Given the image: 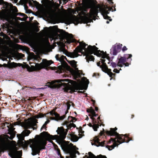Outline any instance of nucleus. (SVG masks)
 I'll return each mask as SVG.
<instances>
[{"label": "nucleus", "instance_id": "nucleus-41", "mask_svg": "<svg viewBox=\"0 0 158 158\" xmlns=\"http://www.w3.org/2000/svg\"><path fill=\"white\" fill-rule=\"evenodd\" d=\"M111 64L113 68L116 67L117 65V64H116L115 62H112L111 63Z\"/></svg>", "mask_w": 158, "mask_h": 158}, {"label": "nucleus", "instance_id": "nucleus-38", "mask_svg": "<svg viewBox=\"0 0 158 158\" xmlns=\"http://www.w3.org/2000/svg\"><path fill=\"white\" fill-rule=\"evenodd\" d=\"M46 116V114H43L42 113H40V114H39V115L38 116V117H37V118H39L44 117V116Z\"/></svg>", "mask_w": 158, "mask_h": 158}, {"label": "nucleus", "instance_id": "nucleus-45", "mask_svg": "<svg viewBox=\"0 0 158 158\" xmlns=\"http://www.w3.org/2000/svg\"><path fill=\"white\" fill-rule=\"evenodd\" d=\"M6 35L5 34L2 32H0V36H2L4 37Z\"/></svg>", "mask_w": 158, "mask_h": 158}, {"label": "nucleus", "instance_id": "nucleus-20", "mask_svg": "<svg viewBox=\"0 0 158 158\" xmlns=\"http://www.w3.org/2000/svg\"><path fill=\"white\" fill-rule=\"evenodd\" d=\"M22 4L24 5L26 4L27 3H28L29 5L31 6H37L39 5V3L35 1L30 0H20Z\"/></svg>", "mask_w": 158, "mask_h": 158}, {"label": "nucleus", "instance_id": "nucleus-31", "mask_svg": "<svg viewBox=\"0 0 158 158\" xmlns=\"http://www.w3.org/2000/svg\"><path fill=\"white\" fill-rule=\"evenodd\" d=\"M71 103H72V102L70 101H68L66 103V105L67 106V110L65 112V114H66L68 112V110L69 109L70 107L71 106Z\"/></svg>", "mask_w": 158, "mask_h": 158}, {"label": "nucleus", "instance_id": "nucleus-56", "mask_svg": "<svg viewBox=\"0 0 158 158\" xmlns=\"http://www.w3.org/2000/svg\"><path fill=\"white\" fill-rule=\"evenodd\" d=\"M97 65L98 66H99L101 68V65H101V63H100V62H98L97 63Z\"/></svg>", "mask_w": 158, "mask_h": 158}, {"label": "nucleus", "instance_id": "nucleus-62", "mask_svg": "<svg viewBox=\"0 0 158 158\" xmlns=\"http://www.w3.org/2000/svg\"><path fill=\"white\" fill-rule=\"evenodd\" d=\"M74 89L75 90H77L79 89L77 87H74Z\"/></svg>", "mask_w": 158, "mask_h": 158}, {"label": "nucleus", "instance_id": "nucleus-44", "mask_svg": "<svg viewBox=\"0 0 158 158\" xmlns=\"http://www.w3.org/2000/svg\"><path fill=\"white\" fill-rule=\"evenodd\" d=\"M113 72L116 73H118L119 72V71L117 69H114Z\"/></svg>", "mask_w": 158, "mask_h": 158}, {"label": "nucleus", "instance_id": "nucleus-34", "mask_svg": "<svg viewBox=\"0 0 158 158\" xmlns=\"http://www.w3.org/2000/svg\"><path fill=\"white\" fill-rule=\"evenodd\" d=\"M65 114V115H64L61 116H60L59 115V117H58V118H56V120H62L64 119V118L65 117V114Z\"/></svg>", "mask_w": 158, "mask_h": 158}, {"label": "nucleus", "instance_id": "nucleus-11", "mask_svg": "<svg viewBox=\"0 0 158 158\" xmlns=\"http://www.w3.org/2000/svg\"><path fill=\"white\" fill-rule=\"evenodd\" d=\"M53 63V62L52 60H47L46 59H43L42 62L40 64H35V66L37 70H40L42 69L46 68Z\"/></svg>", "mask_w": 158, "mask_h": 158}, {"label": "nucleus", "instance_id": "nucleus-43", "mask_svg": "<svg viewBox=\"0 0 158 158\" xmlns=\"http://www.w3.org/2000/svg\"><path fill=\"white\" fill-rule=\"evenodd\" d=\"M110 9L108 10H105L104 11V14H106V15H107L108 14H109V11H110Z\"/></svg>", "mask_w": 158, "mask_h": 158}, {"label": "nucleus", "instance_id": "nucleus-5", "mask_svg": "<svg viewBox=\"0 0 158 158\" xmlns=\"http://www.w3.org/2000/svg\"><path fill=\"white\" fill-rule=\"evenodd\" d=\"M60 55L59 54H57L55 56V58L58 61L61 62V65L58 66V68L60 71L64 70H69L71 69V68L69 66L68 64L64 60L65 59L66 60L69 64L72 67L74 68H75L76 70H78V68H77V62L74 60H68L66 57L63 55L60 56Z\"/></svg>", "mask_w": 158, "mask_h": 158}, {"label": "nucleus", "instance_id": "nucleus-33", "mask_svg": "<svg viewBox=\"0 0 158 158\" xmlns=\"http://www.w3.org/2000/svg\"><path fill=\"white\" fill-rule=\"evenodd\" d=\"M10 124L9 122H5L4 123H2V127H3V128H5V126H6L7 127H9L10 126Z\"/></svg>", "mask_w": 158, "mask_h": 158}, {"label": "nucleus", "instance_id": "nucleus-42", "mask_svg": "<svg viewBox=\"0 0 158 158\" xmlns=\"http://www.w3.org/2000/svg\"><path fill=\"white\" fill-rule=\"evenodd\" d=\"M54 147L55 150H57V149H59L57 145L55 144L54 145Z\"/></svg>", "mask_w": 158, "mask_h": 158}, {"label": "nucleus", "instance_id": "nucleus-47", "mask_svg": "<svg viewBox=\"0 0 158 158\" xmlns=\"http://www.w3.org/2000/svg\"><path fill=\"white\" fill-rule=\"evenodd\" d=\"M103 131H102V132H101L100 133H99V135L100 136H102L103 134L104 133V129L103 128Z\"/></svg>", "mask_w": 158, "mask_h": 158}, {"label": "nucleus", "instance_id": "nucleus-9", "mask_svg": "<svg viewBox=\"0 0 158 158\" xmlns=\"http://www.w3.org/2000/svg\"><path fill=\"white\" fill-rule=\"evenodd\" d=\"M83 49H81L79 44V45L77 46L75 49L74 51L73 52H69L65 48H63L60 50V51L62 52L64 54L67 56L70 57L72 58H74L77 57L79 56L78 53L79 52H81L82 50Z\"/></svg>", "mask_w": 158, "mask_h": 158}, {"label": "nucleus", "instance_id": "nucleus-49", "mask_svg": "<svg viewBox=\"0 0 158 158\" xmlns=\"http://www.w3.org/2000/svg\"><path fill=\"white\" fill-rule=\"evenodd\" d=\"M99 73H94L93 74V77H96L97 76H99Z\"/></svg>", "mask_w": 158, "mask_h": 158}, {"label": "nucleus", "instance_id": "nucleus-18", "mask_svg": "<svg viewBox=\"0 0 158 158\" xmlns=\"http://www.w3.org/2000/svg\"><path fill=\"white\" fill-rule=\"evenodd\" d=\"M116 139H113L111 138L110 140L107 143V144H110L111 141H112L114 142L113 145L111 146H109L108 145L106 146V147L108 148L109 150H111L114 149L115 147L118 146V144L117 143L120 144L118 142L117 140H116Z\"/></svg>", "mask_w": 158, "mask_h": 158}, {"label": "nucleus", "instance_id": "nucleus-16", "mask_svg": "<svg viewBox=\"0 0 158 158\" xmlns=\"http://www.w3.org/2000/svg\"><path fill=\"white\" fill-rule=\"evenodd\" d=\"M90 118L92 120V122L93 124V125L91 123H89L88 125L90 127H92L94 131H97L98 128H99V126H101L102 124L99 125V123H97V122L96 121V119L92 117H91Z\"/></svg>", "mask_w": 158, "mask_h": 158}, {"label": "nucleus", "instance_id": "nucleus-17", "mask_svg": "<svg viewBox=\"0 0 158 158\" xmlns=\"http://www.w3.org/2000/svg\"><path fill=\"white\" fill-rule=\"evenodd\" d=\"M128 58V57H127L126 56L121 57L119 59L117 65L120 67H122L123 65L125 66H128V63H126Z\"/></svg>", "mask_w": 158, "mask_h": 158}, {"label": "nucleus", "instance_id": "nucleus-15", "mask_svg": "<svg viewBox=\"0 0 158 158\" xmlns=\"http://www.w3.org/2000/svg\"><path fill=\"white\" fill-rule=\"evenodd\" d=\"M100 139L98 136H95L93 139L94 142L91 143L92 145H94L97 147L104 146L105 141L103 142H100Z\"/></svg>", "mask_w": 158, "mask_h": 158}, {"label": "nucleus", "instance_id": "nucleus-55", "mask_svg": "<svg viewBox=\"0 0 158 158\" xmlns=\"http://www.w3.org/2000/svg\"><path fill=\"white\" fill-rule=\"evenodd\" d=\"M129 59H131V60H131L132 59H131V57L132 56V54H129Z\"/></svg>", "mask_w": 158, "mask_h": 158}, {"label": "nucleus", "instance_id": "nucleus-59", "mask_svg": "<svg viewBox=\"0 0 158 158\" xmlns=\"http://www.w3.org/2000/svg\"><path fill=\"white\" fill-rule=\"evenodd\" d=\"M101 156H102V158H107L105 156H103L102 155H101Z\"/></svg>", "mask_w": 158, "mask_h": 158}, {"label": "nucleus", "instance_id": "nucleus-1", "mask_svg": "<svg viewBox=\"0 0 158 158\" xmlns=\"http://www.w3.org/2000/svg\"><path fill=\"white\" fill-rule=\"evenodd\" d=\"M78 6L76 8V11L80 16L78 17L75 15L72 17H67L64 19V23L67 24L80 23L81 20L84 23L90 22L92 16L97 15L99 7L92 0H84L77 1Z\"/></svg>", "mask_w": 158, "mask_h": 158}, {"label": "nucleus", "instance_id": "nucleus-57", "mask_svg": "<svg viewBox=\"0 0 158 158\" xmlns=\"http://www.w3.org/2000/svg\"><path fill=\"white\" fill-rule=\"evenodd\" d=\"M91 101L93 102V105L94 106L95 105V101L93 99L91 100Z\"/></svg>", "mask_w": 158, "mask_h": 158}, {"label": "nucleus", "instance_id": "nucleus-50", "mask_svg": "<svg viewBox=\"0 0 158 158\" xmlns=\"http://www.w3.org/2000/svg\"><path fill=\"white\" fill-rule=\"evenodd\" d=\"M105 59H103L101 60V62H102V64H106L105 63Z\"/></svg>", "mask_w": 158, "mask_h": 158}, {"label": "nucleus", "instance_id": "nucleus-7", "mask_svg": "<svg viewBox=\"0 0 158 158\" xmlns=\"http://www.w3.org/2000/svg\"><path fill=\"white\" fill-rule=\"evenodd\" d=\"M53 39L55 40L57 39L63 40L65 39L68 44L74 43L76 40L73 38L72 34H69L65 31L59 28H57L56 32L53 35Z\"/></svg>", "mask_w": 158, "mask_h": 158}, {"label": "nucleus", "instance_id": "nucleus-52", "mask_svg": "<svg viewBox=\"0 0 158 158\" xmlns=\"http://www.w3.org/2000/svg\"><path fill=\"white\" fill-rule=\"evenodd\" d=\"M67 127L68 129H70L72 127V126L71 125L70 123L67 126Z\"/></svg>", "mask_w": 158, "mask_h": 158}, {"label": "nucleus", "instance_id": "nucleus-51", "mask_svg": "<svg viewBox=\"0 0 158 158\" xmlns=\"http://www.w3.org/2000/svg\"><path fill=\"white\" fill-rule=\"evenodd\" d=\"M3 25H4V26H5V25L6 26V27H6V28H7V27H8V26H9V24H8V23H6L5 24H3Z\"/></svg>", "mask_w": 158, "mask_h": 158}, {"label": "nucleus", "instance_id": "nucleus-21", "mask_svg": "<svg viewBox=\"0 0 158 158\" xmlns=\"http://www.w3.org/2000/svg\"><path fill=\"white\" fill-rule=\"evenodd\" d=\"M0 5H3V8L7 10H9L13 7L12 4L6 2H4L3 0H0Z\"/></svg>", "mask_w": 158, "mask_h": 158}, {"label": "nucleus", "instance_id": "nucleus-26", "mask_svg": "<svg viewBox=\"0 0 158 158\" xmlns=\"http://www.w3.org/2000/svg\"><path fill=\"white\" fill-rule=\"evenodd\" d=\"M71 137V140L73 142H77L78 139V137L76 135L73 134H69Z\"/></svg>", "mask_w": 158, "mask_h": 158}, {"label": "nucleus", "instance_id": "nucleus-29", "mask_svg": "<svg viewBox=\"0 0 158 158\" xmlns=\"http://www.w3.org/2000/svg\"><path fill=\"white\" fill-rule=\"evenodd\" d=\"M8 131L13 132V131H14L15 129L13 125L11 123H10V126L9 127H8Z\"/></svg>", "mask_w": 158, "mask_h": 158}, {"label": "nucleus", "instance_id": "nucleus-2", "mask_svg": "<svg viewBox=\"0 0 158 158\" xmlns=\"http://www.w3.org/2000/svg\"><path fill=\"white\" fill-rule=\"evenodd\" d=\"M68 130L65 129L64 127H58L56 131L57 134L59 135H50L47 131H43L40 133V135L43 137H44L47 135H49L50 138L52 140L57 139L60 140L61 143V146L64 151L68 153H70L72 151L71 147L68 144L65 143V141L64 139L66 137Z\"/></svg>", "mask_w": 158, "mask_h": 158}, {"label": "nucleus", "instance_id": "nucleus-25", "mask_svg": "<svg viewBox=\"0 0 158 158\" xmlns=\"http://www.w3.org/2000/svg\"><path fill=\"white\" fill-rule=\"evenodd\" d=\"M19 151H18L14 149L11 150L9 153V155L11 157V158H15L16 157L15 156L17 152H19Z\"/></svg>", "mask_w": 158, "mask_h": 158}, {"label": "nucleus", "instance_id": "nucleus-19", "mask_svg": "<svg viewBox=\"0 0 158 158\" xmlns=\"http://www.w3.org/2000/svg\"><path fill=\"white\" fill-rule=\"evenodd\" d=\"M0 19L1 20L9 21V16L6 11L4 10L0 11Z\"/></svg>", "mask_w": 158, "mask_h": 158}, {"label": "nucleus", "instance_id": "nucleus-6", "mask_svg": "<svg viewBox=\"0 0 158 158\" xmlns=\"http://www.w3.org/2000/svg\"><path fill=\"white\" fill-rule=\"evenodd\" d=\"M37 123H38V122L35 119H33L27 122L24 125V128L26 130L23 131L21 134H17V137L20 140L22 141L23 143V141H25L24 140V137L28 136L31 133V131L27 129L32 128L33 130H36L37 128Z\"/></svg>", "mask_w": 158, "mask_h": 158}, {"label": "nucleus", "instance_id": "nucleus-30", "mask_svg": "<svg viewBox=\"0 0 158 158\" xmlns=\"http://www.w3.org/2000/svg\"><path fill=\"white\" fill-rule=\"evenodd\" d=\"M50 122V121L49 120H48L46 121L44 123V124L43 125L42 127H41V131H42V130L43 128H45V130H47V127L46 126V125L48 124L49 122Z\"/></svg>", "mask_w": 158, "mask_h": 158}, {"label": "nucleus", "instance_id": "nucleus-24", "mask_svg": "<svg viewBox=\"0 0 158 158\" xmlns=\"http://www.w3.org/2000/svg\"><path fill=\"white\" fill-rule=\"evenodd\" d=\"M15 133H16V132L15 131H13V132H11V131H8V134H10V137H9V136H8V135H3V136H4V137H5V140H6V137H8V138H9L10 139H13L15 137ZM6 142H7L6 141ZM7 143V142H6ZM7 143V147L8 146V143Z\"/></svg>", "mask_w": 158, "mask_h": 158}, {"label": "nucleus", "instance_id": "nucleus-36", "mask_svg": "<svg viewBox=\"0 0 158 158\" xmlns=\"http://www.w3.org/2000/svg\"><path fill=\"white\" fill-rule=\"evenodd\" d=\"M103 16L105 19H109L110 21H111L112 19H110V17L107 15L105 14L103 15Z\"/></svg>", "mask_w": 158, "mask_h": 158}, {"label": "nucleus", "instance_id": "nucleus-27", "mask_svg": "<svg viewBox=\"0 0 158 158\" xmlns=\"http://www.w3.org/2000/svg\"><path fill=\"white\" fill-rule=\"evenodd\" d=\"M110 4L112 6L110 8V10L112 11H116V8H115V5L114 4V2H113L112 0L110 2Z\"/></svg>", "mask_w": 158, "mask_h": 158}, {"label": "nucleus", "instance_id": "nucleus-37", "mask_svg": "<svg viewBox=\"0 0 158 158\" xmlns=\"http://www.w3.org/2000/svg\"><path fill=\"white\" fill-rule=\"evenodd\" d=\"M49 83L50 84L48 85L49 87H50L51 88H53L55 87V85L54 84V82H51V83L49 82Z\"/></svg>", "mask_w": 158, "mask_h": 158}, {"label": "nucleus", "instance_id": "nucleus-40", "mask_svg": "<svg viewBox=\"0 0 158 158\" xmlns=\"http://www.w3.org/2000/svg\"><path fill=\"white\" fill-rule=\"evenodd\" d=\"M56 151L58 155L59 156V157L61 156H62L61 154L60 151V149H57V150H56Z\"/></svg>", "mask_w": 158, "mask_h": 158}, {"label": "nucleus", "instance_id": "nucleus-10", "mask_svg": "<svg viewBox=\"0 0 158 158\" xmlns=\"http://www.w3.org/2000/svg\"><path fill=\"white\" fill-rule=\"evenodd\" d=\"M71 81L69 79H62L56 80V82L58 84V87L60 88L63 86L64 92H68L70 89L69 88L68 85L69 81Z\"/></svg>", "mask_w": 158, "mask_h": 158}, {"label": "nucleus", "instance_id": "nucleus-64", "mask_svg": "<svg viewBox=\"0 0 158 158\" xmlns=\"http://www.w3.org/2000/svg\"><path fill=\"white\" fill-rule=\"evenodd\" d=\"M86 83H87V84H88L89 83V80H87L86 81Z\"/></svg>", "mask_w": 158, "mask_h": 158}, {"label": "nucleus", "instance_id": "nucleus-61", "mask_svg": "<svg viewBox=\"0 0 158 158\" xmlns=\"http://www.w3.org/2000/svg\"><path fill=\"white\" fill-rule=\"evenodd\" d=\"M71 104H72V106L74 107V106H75V105H74V104L72 102V103H71Z\"/></svg>", "mask_w": 158, "mask_h": 158}, {"label": "nucleus", "instance_id": "nucleus-48", "mask_svg": "<svg viewBox=\"0 0 158 158\" xmlns=\"http://www.w3.org/2000/svg\"><path fill=\"white\" fill-rule=\"evenodd\" d=\"M70 124H71V125L72 126V127H73L74 128H75L76 127V125L74 123H71Z\"/></svg>", "mask_w": 158, "mask_h": 158}, {"label": "nucleus", "instance_id": "nucleus-3", "mask_svg": "<svg viewBox=\"0 0 158 158\" xmlns=\"http://www.w3.org/2000/svg\"><path fill=\"white\" fill-rule=\"evenodd\" d=\"M80 44L81 49H82L81 52H80L83 53V50H84L85 52H84L85 55L86 56L85 59H86L87 62H89V61H94V56L90 55L94 54V55H96L97 56L101 57L102 58H105L107 57V54L106 52H104L103 51H101L100 50H98V48L95 46H93L89 45L88 46L87 48H86L85 47L88 45L83 41L79 42Z\"/></svg>", "mask_w": 158, "mask_h": 158}, {"label": "nucleus", "instance_id": "nucleus-53", "mask_svg": "<svg viewBox=\"0 0 158 158\" xmlns=\"http://www.w3.org/2000/svg\"><path fill=\"white\" fill-rule=\"evenodd\" d=\"M21 16H26L27 17V16L25 14H23V13H21L20 14V15Z\"/></svg>", "mask_w": 158, "mask_h": 158}, {"label": "nucleus", "instance_id": "nucleus-14", "mask_svg": "<svg viewBox=\"0 0 158 158\" xmlns=\"http://www.w3.org/2000/svg\"><path fill=\"white\" fill-rule=\"evenodd\" d=\"M101 68L103 72L107 73L109 76L111 78L110 79V80L112 79L113 76H115V74L111 72V69L108 68L106 64H102L101 66Z\"/></svg>", "mask_w": 158, "mask_h": 158}, {"label": "nucleus", "instance_id": "nucleus-13", "mask_svg": "<svg viewBox=\"0 0 158 158\" xmlns=\"http://www.w3.org/2000/svg\"><path fill=\"white\" fill-rule=\"evenodd\" d=\"M122 45L117 43L113 45L110 49V53L114 56L116 55L121 50Z\"/></svg>", "mask_w": 158, "mask_h": 158}, {"label": "nucleus", "instance_id": "nucleus-22", "mask_svg": "<svg viewBox=\"0 0 158 158\" xmlns=\"http://www.w3.org/2000/svg\"><path fill=\"white\" fill-rule=\"evenodd\" d=\"M2 65V66H3L5 67H8L9 68H15L17 66V64L14 62L10 63L8 64H4Z\"/></svg>", "mask_w": 158, "mask_h": 158}, {"label": "nucleus", "instance_id": "nucleus-39", "mask_svg": "<svg viewBox=\"0 0 158 158\" xmlns=\"http://www.w3.org/2000/svg\"><path fill=\"white\" fill-rule=\"evenodd\" d=\"M92 110H94L92 107H91L90 109H87L86 110V111L88 113H90L91 114L92 113Z\"/></svg>", "mask_w": 158, "mask_h": 158}, {"label": "nucleus", "instance_id": "nucleus-63", "mask_svg": "<svg viewBox=\"0 0 158 158\" xmlns=\"http://www.w3.org/2000/svg\"><path fill=\"white\" fill-rule=\"evenodd\" d=\"M78 93H83V91H78Z\"/></svg>", "mask_w": 158, "mask_h": 158}, {"label": "nucleus", "instance_id": "nucleus-58", "mask_svg": "<svg viewBox=\"0 0 158 158\" xmlns=\"http://www.w3.org/2000/svg\"><path fill=\"white\" fill-rule=\"evenodd\" d=\"M32 12V10H29L28 12H26L27 13H31Z\"/></svg>", "mask_w": 158, "mask_h": 158}, {"label": "nucleus", "instance_id": "nucleus-54", "mask_svg": "<svg viewBox=\"0 0 158 158\" xmlns=\"http://www.w3.org/2000/svg\"><path fill=\"white\" fill-rule=\"evenodd\" d=\"M24 6L25 10H27L28 9V6L26 5H24Z\"/></svg>", "mask_w": 158, "mask_h": 158}, {"label": "nucleus", "instance_id": "nucleus-12", "mask_svg": "<svg viewBox=\"0 0 158 158\" xmlns=\"http://www.w3.org/2000/svg\"><path fill=\"white\" fill-rule=\"evenodd\" d=\"M7 148V143L5 140L4 136L0 135V156L2 152H4Z\"/></svg>", "mask_w": 158, "mask_h": 158}, {"label": "nucleus", "instance_id": "nucleus-8", "mask_svg": "<svg viewBox=\"0 0 158 158\" xmlns=\"http://www.w3.org/2000/svg\"><path fill=\"white\" fill-rule=\"evenodd\" d=\"M117 128L115 127L114 128H110V131H106V134L108 135L115 136L118 142L121 143L123 142H128V136L127 134L125 135H120L116 131Z\"/></svg>", "mask_w": 158, "mask_h": 158}, {"label": "nucleus", "instance_id": "nucleus-28", "mask_svg": "<svg viewBox=\"0 0 158 158\" xmlns=\"http://www.w3.org/2000/svg\"><path fill=\"white\" fill-rule=\"evenodd\" d=\"M31 56L32 58L34 59L35 60H38L39 61V60H40L41 59V58L40 57L37 56L36 55H35L33 53H32Z\"/></svg>", "mask_w": 158, "mask_h": 158}, {"label": "nucleus", "instance_id": "nucleus-46", "mask_svg": "<svg viewBox=\"0 0 158 158\" xmlns=\"http://www.w3.org/2000/svg\"><path fill=\"white\" fill-rule=\"evenodd\" d=\"M127 48L125 46H124L122 49V50L123 52H124V51L127 50Z\"/></svg>", "mask_w": 158, "mask_h": 158}, {"label": "nucleus", "instance_id": "nucleus-60", "mask_svg": "<svg viewBox=\"0 0 158 158\" xmlns=\"http://www.w3.org/2000/svg\"><path fill=\"white\" fill-rule=\"evenodd\" d=\"M98 110V108L97 107H95V110L96 111H97Z\"/></svg>", "mask_w": 158, "mask_h": 158}, {"label": "nucleus", "instance_id": "nucleus-35", "mask_svg": "<svg viewBox=\"0 0 158 158\" xmlns=\"http://www.w3.org/2000/svg\"><path fill=\"white\" fill-rule=\"evenodd\" d=\"M70 118H72V119L70 120V122L73 123L75 122L77 120V119L75 117L71 116H69L68 118L69 119Z\"/></svg>", "mask_w": 158, "mask_h": 158}, {"label": "nucleus", "instance_id": "nucleus-32", "mask_svg": "<svg viewBox=\"0 0 158 158\" xmlns=\"http://www.w3.org/2000/svg\"><path fill=\"white\" fill-rule=\"evenodd\" d=\"M98 114H96L94 110H92V113L91 114L89 115V116L91 117H92L94 118V117H96L98 116Z\"/></svg>", "mask_w": 158, "mask_h": 158}, {"label": "nucleus", "instance_id": "nucleus-23", "mask_svg": "<svg viewBox=\"0 0 158 158\" xmlns=\"http://www.w3.org/2000/svg\"><path fill=\"white\" fill-rule=\"evenodd\" d=\"M50 115L53 116H55V117H50V119L52 120H55L56 118H58V117H59V114L55 112V110H52L50 112Z\"/></svg>", "mask_w": 158, "mask_h": 158}, {"label": "nucleus", "instance_id": "nucleus-4", "mask_svg": "<svg viewBox=\"0 0 158 158\" xmlns=\"http://www.w3.org/2000/svg\"><path fill=\"white\" fill-rule=\"evenodd\" d=\"M35 137L37 139H31L29 140V143L31 144L30 147L32 148V155L33 156L39 154L41 150L45 149V146L47 143L46 141L41 138L39 135H36Z\"/></svg>", "mask_w": 158, "mask_h": 158}]
</instances>
